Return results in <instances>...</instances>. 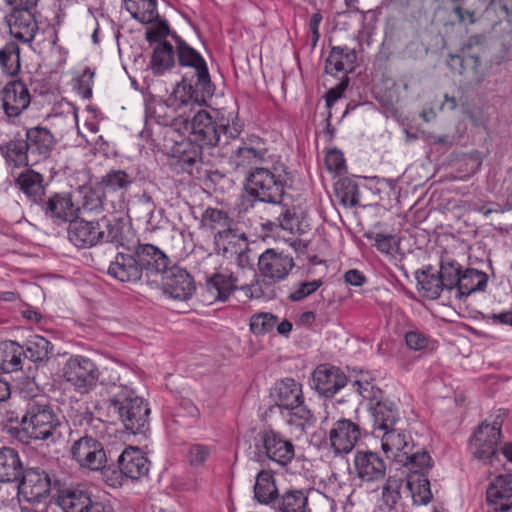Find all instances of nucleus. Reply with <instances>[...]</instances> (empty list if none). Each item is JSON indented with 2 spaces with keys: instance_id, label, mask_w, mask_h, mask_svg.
<instances>
[{
  "instance_id": "f257e3e1",
  "label": "nucleus",
  "mask_w": 512,
  "mask_h": 512,
  "mask_svg": "<svg viewBox=\"0 0 512 512\" xmlns=\"http://www.w3.org/2000/svg\"><path fill=\"white\" fill-rule=\"evenodd\" d=\"M190 130L191 142L202 150L228 145L231 140L239 137L242 124L233 112L200 110L193 116Z\"/></svg>"
},
{
  "instance_id": "f03ea898",
  "label": "nucleus",
  "mask_w": 512,
  "mask_h": 512,
  "mask_svg": "<svg viewBox=\"0 0 512 512\" xmlns=\"http://www.w3.org/2000/svg\"><path fill=\"white\" fill-rule=\"evenodd\" d=\"M108 411L116 416L127 431L144 433L149 425L150 408L145 400L127 386H115L108 399Z\"/></svg>"
},
{
  "instance_id": "7ed1b4c3",
  "label": "nucleus",
  "mask_w": 512,
  "mask_h": 512,
  "mask_svg": "<svg viewBox=\"0 0 512 512\" xmlns=\"http://www.w3.org/2000/svg\"><path fill=\"white\" fill-rule=\"evenodd\" d=\"M68 238L78 248L122 240V226L117 219L102 217L97 221L74 218L68 226Z\"/></svg>"
},
{
  "instance_id": "20e7f679",
  "label": "nucleus",
  "mask_w": 512,
  "mask_h": 512,
  "mask_svg": "<svg viewBox=\"0 0 512 512\" xmlns=\"http://www.w3.org/2000/svg\"><path fill=\"white\" fill-rule=\"evenodd\" d=\"M21 425L29 438L47 440L55 434L60 422L47 399L39 397L27 402Z\"/></svg>"
},
{
  "instance_id": "39448f33",
  "label": "nucleus",
  "mask_w": 512,
  "mask_h": 512,
  "mask_svg": "<svg viewBox=\"0 0 512 512\" xmlns=\"http://www.w3.org/2000/svg\"><path fill=\"white\" fill-rule=\"evenodd\" d=\"M101 372L96 363L83 355L69 357L63 366L64 380L79 394L94 390Z\"/></svg>"
},
{
  "instance_id": "423d86ee",
  "label": "nucleus",
  "mask_w": 512,
  "mask_h": 512,
  "mask_svg": "<svg viewBox=\"0 0 512 512\" xmlns=\"http://www.w3.org/2000/svg\"><path fill=\"white\" fill-rule=\"evenodd\" d=\"M255 449L258 461L266 459L285 467L295 456L293 443L274 430H264L256 438Z\"/></svg>"
},
{
  "instance_id": "0eeeda50",
  "label": "nucleus",
  "mask_w": 512,
  "mask_h": 512,
  "mask_svg": "<svg viewBox=\"0 0 512 512\" xmlns=\"http://www.w3.org/2000/svg\"><path fill=\"white\" fill-rule=\"evenodd\" d=\"M247 193L261 202L279 204L284 194V184L275 172L265 167H255L249 173Z\"/></svg>"
},
{
  "instance_id": "6e6552de",
  "label": "nucleus",
  "mask_w": 512,
  "mask_h": 512,
  "mask_svg": "<svg viewBox=\"0 0 512 512\" xmlns=\"http://www.w3.org/2000/svg\"><path fill=\"white\" fill-rule=\"evenodd\" d=\"M504 417L505 412L499 410L492 420H485L480 425L470 442V450L475 458L488 461L496 455Z\"/></svg>"
},
{
  "instance_id": "1a4fd4ad",
  "label": "nucleus",
  "mask_w": 512,
  "mask_h": 512,
  "mask_svg": "<svg viewBox=\"0 0 512 512\" xmlns=\"http://www.w3.org/2000/svg\"><path fill=\"white\" fill-rule=\"evenodd\" d=\"M246 276L255 278V270L251 266H243L236 272L228 270L216 272L206 281L207 291L214 300L225 301L233 291L240 290L243 278Z\"/></svg>"
},
{
  "instance_id": "9d476101",
  "label": "nucleus",
  "mask_w": 512,
  "mask_h": 512,
  "mask_svg": "<svg viewBox=\"0 0 512 512\" xmlns=\"http://www.w3.org/2000/svg\"><path fill=\"white\" fill-rule=\"evenodd\" d=\"M45 217L56 225L71 222L77 217L79 208L75 205L70 192H55L39 203Z\"/></svg>"
},
{
  "instance_id": "9b49d317",
  "label": "nucleus",
  "mask_w": 512,
  "mask_h": 512,
  "mask_svg": "<svg viewBox=\"0 0 512 512\" xmlns=\"http://www.w3.org/2000/svg\"><path fill=\"white\" fill-rule=\"evenodd\" d=\"M72 458L83 468L100 470L106 463L103 445L91 436H83L75 440L71 446Z\"/></svg>"
},
{
  "instance_id": "f8f14e48",
  "label": "nucleus",
  "mask_w": 512,
  "mask_h": 512,
  "mask_svg": "<svg viewBox=\"0 0 512 512\" xmlns=\"http://www.w3.org/2000/svg\"><path fill=\"white\" fill-rule=\"evenodd\" d=\"M361 435L358 423L341 417L333 422L328 432V439L335 454H348L353 450Z\"/></svg>"
},
{
  "instance_id": "ddd939ff",
  "label": "nucleus",
  "mask_w": 512,
  "mask_h": 512,
  "mask_svg": "<svg viewBox=\"0 0 512 512\" xmlns=\"http://www.w3.org/2000/svg\"><path fill=\"white\" fill-rule=\"evenodd\" d=\"M162 290L171 299L185 301L195 292V282L186 269L173 266L163 272Z\"/></svg>"
},
{
  "instance_id": "4468645a",
  "label": "nucleus",
  "mask_w": 512,
  "mask_h": 512,
  "mask_svg": "<svg viewBox=\"0 0 512 512\" xmlns=\"http://www.w3.org/2000/svg\"><path fill=\"white\" fill-rule=\"evenodd\" d=\"M215 87L210 81V88L206 90L201 89L199 79H195L194 83H189L185 79L177 83L172 93L168 96L169 103L181 111L183 108L192 105L206 104L209 99L214 95Z\"/></svg>"
},
{
  "instance_id": "2eb2a0df",
  "label": "nucleus",
  "mask_w": 512,
  "mask_h": 512,
  "mask_svg": "<svg viewBox=\"0 0 512 512\" xmlns=\"http://www.w3.org/2000/svg\"><path fill=\"white\" fill-rule=\"evenodd\" d=\"M176 43L178 62L183 67H190L195 70V78L199 79L201 89L206 90L210 88V75L206 61L201 54L188 45L177 34H171Z\"/></svg>"
},
{
  "instance_id": "dca6fc26",
  "label": "nucleus",
  "mask_w": 512,
  "mask_h": 512,
  "mask_svg": "<svg viewBox=\"0 0 512 512\" xmlns=\"http://www.w3.org/2000/svg\"><path fill=\"white\" fill-rule=\"evenodd\" d=\"M22 480L18 485L20 499L27 501L43 500L51 489V479L40 468L22 470Z\"/></svg>"
},
{
  "instance_id": "f3484780",
  "label": "nucleus",
  "mask_w": 512,
  "mask_h": 512,
  "mask_svg": "<svg viewBox=\"0 0 512 512\" xmlns=\"http://www.w3.org/2000/svg\"><path fill=\"white\" fill-rule=\"evenodd\" d=\"M294 265L292 256L273 249H267L258 259L261 275L273 282L284 280Z\"/></svg>"
},
{
  "instance_id": "a211bd4d",
  "label": "nucleus",
  "mask_w": 512,
  "mask_h": 512,
  "mask_svg": "<svg viewBox=\"0 0 512 512\" xmlns=\"http://www.w3.org/2000/svg\"><path fill=\"white\" fill-rule=\"evenodd\" d=\"M512 509V475H500L486 492V512H508Z\"/></svg>"
},
{
  "instance_id": "6ab92c4d",
  "label": "nucleus",
  "mask_w": 512,
  "mask_h": 512,
  "mask_svg": "<svg viewBox=\"0 0 512 512\" xmlns=\"http://www.w3.org/2000/svg\"><path fill=\"white\" fill-rule=\"evenodd\" d=\"M374 436L380 440L381 449L387 458L392 459L396 463L403 461L404 455L410 452V448L414 447L411 435L396 427L376 433Z\"/></svg>"
},
{
  "instance_id": "aec40b11",
  "label": "nucleus",
  "mask_w": 512,
  "mask_h": 512,
  "mask_svg": "<svg viewBox=\"0 0 512 512\" xmlns=\"http://www.w3.org/2000/svg\"><path fill=\"white\" fill-rule=\"evenodd\" d=\"M2 107L8 117H18L31 102L30 92L21 80L9 81L1 90Z\"/></svg>"
},
{
  "instance_id": "412c9836",
  "label": "nucleus",
  "mask_w": 512,
  "mask_h": 512,
  "mask_svg": "<svg viewBox=\"0 0 512 512\" xmlns=\"http://www.w3.org/2000/svg\"><path fill=\"white\" fill-rule=\"evenodd\" d=\"M346 384V375L335 366L321 364L312 373V386L325 397L334 396Z\"/></svg>"
},
{
  "instance_id": "4be33fe9",
  "label": "nucleus",
  "mask_w": 512,
  "mask_h": 512,
  "mask_svg": "<svg viewBox=\"0 0 512 512\" xmlns=\"http://www.w3.org/2000/svg\"><path fill=\"white\" fill-rule=\"evenodd\" d=\"M6 22L11 36L23 43L32 42L38 31L34 10L12 9Z\"/></svg>"
},
{
  "instance_id": "5701e85b",
  "label": "nucleus",
  "mask_w": 512,
  "mask_h": 512,
  "mask_svg": "<svg viewBox=\"0 0 512 512\" xmlns=\"http://www.w3.org/2000/svg\"><path fill=\"white\" fill-rule=\"evenodd\" d=\"M107 273L114 279L127 283L137 282L142 276L135 252L129 249L116 254Z\"/></svg>"
},
{
  "instance_id": "b1692460",
  "label": "nucleus",
  "mask_w": 512,
  "mask_h": 512,
  "mask_svg": "<svg viewBox=\"0 0 512 512\" xmlns=\"http://www.w3.org/2000/svg\"><path fill=\"white\" fill-rule=\"evenodd\" d=\"M354 465L359 478L363 481H378L385 477L386 463L377 452L357 451L354 456Z\"/></svg>"
},
{
  "instance_id": "393cba45",
  "label": "nucleus",
  "mask_w": 512,
  "mask_h": 512,
  "mask_svg": "<svg viewBox=\"0 0 512 512\" xmlns=\"http://www.w3.org/2000/svg\"><path fill=\"white\" fill-rule=\"evenodd\" d=\"M118 467L126 478L138 480L147 476L150 462L139 448L130 446L118 457Z\"/></svg>"
},
{
  "instance_id": "a878e982",
  "label": "nucleus",
  "mask_w": 512,
  "mask_h": 512,
  "mask_svg": "<svg viewBox=\"0 0 512 512\" xmlns=\"http://www.w3.org/2000/svg\"><path fill=\"white\" fill-rule=\"evenodd\" d=\"M53 503L57 512H98V505H93L87 492L78 489L61 490Z\"/></svg>"
},
{
  "instance_id": "bb28decb",
  "label": "nucleus",
  "mask_w": 512,
  "mask_h": 512,
  "mask_svg": "<svg viewBox=\"0 0 512 512\" xmlns=\"http://www.w3.org/2000/svg\"><path fill=\"white\" fill-rule=\"evenodd\" d=\"M371 403L370 412L373 418V434L381 433L395 428L400 421V414L396 404L388 399H376Z\"/></svg>"
},
{
  "instance_id": "cd10ccee",
  "label": "nucleus",
  "mask_w": 512,
  "mask_h": 512,
  "mask_svg": "<svg viewBox=\"0 0 512 512\" xmlns=\"http://www.w3.org/2000/svg\"><path fill=\"white\" fill-rule=\"evenodd\" d=\"M215 249L218 254L224 257L237 256L239 263L246 257L244 250L246 249V237L243 233H239L237 229L232 226L224 233L214 236Z\"/></svg>"
},
{
  "instance_id": "c85d7f7f",
  "label": "nucleus",
  "mask_w": 512,
  "mask_h": 512,
  "mask_svg": "<svg viewBox=\"0 0 512 512\" xmlns=\"http://www.w3.org/2000/svg\"><path fill=\"white\" fill-rule=\"evenodd\" d=\"M26 142L31 157L35 159H47L56 146L53 134L44 127H33L26 131Z\"/></svg>"
},
{
  "instance_id": "c756f323",
  "label": "nucleus",
  "mask_w": 512,
  "mask_h": 512,
  "mask_svg": "<svg viewBox=\"0 0 512 512\" xmlns=\"http://www.w3.org/2000/svg\"><path fill=\"white\" fill-rule=\"evenodd\" d=\"M141 273H163L169 264L168 257L156 246L151 244L138 245L134 250Z\"/></svg>"
},
{
  "instance_id": "7c9ffc66",
  "label": "nucleus",
  "mask_w": 512,
  "mask_h": 512,
  "mask_svg": "<svg viewBox=\"0 0 512 512\" xmlns=\"http://www.w3.org/2000/svg\"><path fill=\"white\" fill-rule=\"evenodd\" d=\"M272 396L278 407L293 408L304 401L302 385L292 378H285L276 383Z\"/></svg>"
},
{
  "instance_id": "2f4dec72",
  "label": "nucleus",
  "mask_w": 512,
  "mask_h": 512,
  "mask_svg": "<svg viewBox=\"0 0 512 512\" xmlns=\"http://www.w3.org/2000/svg\"><path fill=\"white\" fill-rule=\"evenodd\" d=\"M169 103V98L165 100H153L146 105L145 117L146 122H155L160 126H170L182 112Z\"/></svg>"
},
{
  "instance_id": "473e14b6",
  "label": "nucleus",
  "mask_w": 512,
  "mask_h": 512,
  "mask_svg": "<svg viewBox=\"0 0 512 512\" xmlns=\"http://www.w3.org/2000/svg\"><path fill=\"white\" fill-rule=\"evenodd\" d=\"M355 61L356 53L353 49L333 46L326 58L325 72L334 76L340 72L351 71Z\"/></svg>"
},
{
  "instance_id": "72a5a7b5",
  "label": "nucleus",
  "mask_w": 512,
  "mask_h": 512,
  "mask_svg": "<svg viewBox=\"0 0 512 512\" xmlns=\"http://www.w3.org/2000/svg\"><path fill=\"white\" fill-rule=\"evenodd\" d=\"M266 154L263 142L259 138L249 139L238 146L233 154L237 167H246L260 163Z\"/></svg>"
},
{
  "instance_id": "f704fd0d",
  "label": "nucleus",
  "mask_w": 512,
  "mask_h": 512,
  "mask_svg": "<svg viewBox=\"0 0 512 512\" xmlns=\"http://www.w3.org/2000/svg\"><path fill=\"white\" fill-rule=\"evenodd\" d=\"M278 496L273 472L265 469L258 472L254 484L255 499L261 504L270 505L274 504Z\"/></svg>"
},
{
  "instance_id": "c9c22d12",
  "label": "nucleus",
  "mask_w": 512,
  "mask_h": 512,
  "mask_svg": "<svg viewBox=\"0 0 512 512\" xmlns=\"http://www.w3.org/2000/svg\"><path fill=\"white\" fill-rule=\"evenodd\" d=\"M277 223L281 229L290 233L304 234L309 229L307 216L299 207H281V212L277 217Z\"/></svg>"
},
{
  "instance_id": "e433bc0d",
  "label": "nucleus",
  "mask_w": 512,
  "mask_h": 512,
  "mask_svg": "<svg viewBox=\"0 0 512 512\" xmlns=\"http://www.w3.org/2000/svg\"><path fill=\"white\" fill-rule=\"evenodd\" d=\"M488 276L486 273L474 268H467L463 271L461 281L458 282L456 297L462 298L472 293L482 292L486 289Z\"/></svg>"
},
{
  "instance_id": "4c0bfd02",
  "label": "nucleus",
  "mask_w": 512,
  "mask_h": 512,
  "mask_svg": "<svg viewBox=\"0 0 512 512\" xmlns=\"http://www.w3.org/2000/svg\"><path fill=\"white\" fill-rule=\"evenodd\" d=\"M17 183L24 194L39 204L45 194V185L43 176L31 169L21 172L17 178Z\"/></svg>"
},
{
  "instance_id": "58836bf2",
  "label": "nucleus",
  "mask_w": 512,
  "mask_h": 512,
  "mask_svg": "<svg viewBox=\"0 0 512 512\" xmlns=\"http://www.w3.org/2000/svg\"><path fill=\"white\" fill-rule=\"evenodd\" d=\"M22 464L18 453L8 447L0 449V482L8 483L18 480L22 474Z\"/></svg>"
},
{
  "instance_id": "ea45409f",
  "label": "nucleus",
  "mask_w": 512,
  "mask_h": 512,
  "mask_svg": "<svg viewBox=\"0 0 512 512\" xmlns=\"http://www.w3.org/2000/svg\"><path fill=\"white\" fill-rule=\"evenodd\" d=\"M415 277L418 284V291L423 297L434 300L437 299L444 290L439 272H434L431 267L417 271Z\"/></svg>"
},
{
  "instance_id": "a19ab883",
  "label": "nucleus",
  "mask_w": 512,
  "mask_h": 512,
  "mask_svg": "<svg viewBox=\"0 0 512 512\" xmlns=\"http://www.w3.org/2000/svg\"><path fill=\"white\" fill-rule=\"evenodd\" d=\"M23 347L14 341L0 342V371L12 373L21 369Z\"/></svg>"
},
{
  "instance_id": "79ce46f5",
  "label": "nucleus",
  "mask_w": 512,
  "mask_h": 512,
  "mask_svg": "<svg viewBox=\"0 0 512 512\" xmlns=\"http://www.w3.org/2000/svg\"><path fill=\"white\" fill-rule=\"evenodd\" d=\"M124 8L142 24L153 23L158 18L156 0H123Z\"/></svg>"
},
{
  "instance_id": "37998d69",
  "label": "nucleus",
  "mask_w": 512,
  "mask_h": 512,
  "mask_svg": "<svg viewBox=\"0 0 512 512\" xmlns=\"http://www.w3.org/2000/svg\"><path fill=\"white\" fill-rule=\"evenodd\" d=\"M6 161L14 167L33 165L38 159H32L26 140L14 139L5 145Z\"/></svg>"
},
{
  "instance_id": "c03bdc74",
  "label": "nucleus",
  "mask_w": 512,
  "mask_h": 512,
  "mask_svg": "<svg viewBox=\"0 0 512 512\" xmlns=\"http://www.w3.org/2000/svg\"><path fill=\"white\" fill-rule=\"evenodd\" d=\"M402 460L398 463L410 471V476L426 475L433 466L430 454L424 449L415 450V446L410 448V452L404 455Z\"/></svg>"
},
{
  "instance_id": "a18cd8bd",
  "label": "nucleus",
  "mask_w": 512,
  "mask_h": 512,
  "mask_svg": "<svg viewBox=\"0 0 512 512\" xmlns=\"http://www.w3.org/2000/svg\"><path fill=\"white\" fill-rule=\"evenodd\" d=\"M404 492L408 493L411 496L413 503L417 505H426L432 499L430 482L424 474L409 476Z\"/></svg>"
},
{
  "instance_id": "49530a36",
  "label": "nucleus",
  "mask_w": 512,
  "mask_h": 512,
  "mask_svg": "<svg viewBox=\"0 0 512 512\" xmlns=\"http://www.w3.org/2000/svg\"><path fill=\"white\" fill-rule=\"evenodd\" d=\"M175 64L173 46L167 42H160L153 50L150 67L155 75H162Z\"/></svg>"
},
{
  "instance_id": "de8ad7c7",
  "label": "nucleus",
  "mask_w": 512,
  "mask_h": 512,
  "mask_svg": "<svg viewBox=\"0 0 512 512\" xmlns=\"http://www.w3.org/2000/svg\"><path fill=\"white\" fill-rule=\"evenodd\" d=\"M274 505L279 512H307L308 497L301 490H287L278 496Z\"/></svg>"
},
{
  "instance_id": "09e8293b",
  "label": "nucleus",
  "mask_w": 512,
  "mask_h": 512,
  "mask_svg": "<svg viewBox=\"0 0 512 512\" xmlns=\"http://www.w3.org/2000/svg\"><path fill=\"white\" fill-rule=\"evenodd\" d=\"M201 222L202 226L210 230L214 236L219 235V233H224L232 226H235L233 220L226 212L216 208L206 209L202 215Z\"/></svg>"
},
{
  "instance_id": "8fccbe9b",
  "label": "nucleus",
  "mask_w": 512,
  "mask_h": 512,
  "mask_svg": "<svg viewBox=\"0 0 512 512\" xmlns=\"http://www.w3.org/2000/svg\"><path fill=\"white\" fill-rule=\"evenodd\" d=\"M0 68L9 76L18 74L21 68L20 47L15 42H8L0 49Z\"/></svg>"
},
{
  "instance_id": "3c124183",
  "label": "nucleus",
  "mask_w": 512,
  "mask_h": 512,
  "mask_svg": "<svg viewBox=\"0 0 512 512\" xmlns=\"http://www.w3.org/2000/svg\"><path fill=\"white\" fill-rule=\"evenodd\" d=\"M132 183L133 178L124 170H111L101 180L106 193H120L121 195L128 190Z\"/></svg>"
},
{
  "instance_id": "603ef678",
  "label": "nucleus",
  "mask_w": 512,
  "mask_h": 512,
  "mask_svg": "<svg viewBox=\"0 0 512 512\" xmlns=\"http://www.w3.org/2000/svg\"><path fill=\"white\" fill-rule=\"evenodd\" d=\"M335 192L341 203L347 207L360 205V191L358 184L353 179L344 177L335 184Z\"/></svg>"
},
{
  "instance_id": "864d4df0",
  "label": "nucleus",
  "mask_w": 512,
  "mask_h": 512,
  "mask_svg": "<svg viewBox=\"0 0 512 512\" xmlns=\"http://www.w3.org/2000/svg\"><path fill=\"white\" fill-rule=\"evenodd\" d=\"M52 350L53 345L46 338L34 335L26 342L23 355L32 362H38L47 359Z\"/></svg>"
},
{
  "instance_id": "5fc2aeb1",
  "label": "nucleus",
  "mask_w": 512,
  "mask_h": 512,
  "mask_svg": "<svg viewBox=\"0 0 512 512\" xmlns=\"http://www.w3.org/2000/svg\"><path fill=\"white\" fill-rule=\"evenodd\" d=\"M404 488L405 485L402 479L389 477L382 487L381 506H384L387 510L393 509L402 498Z\"/></svg>"
},
{
  "instance_id": "6e6d98bb",
  "label": "nucleus",
  "mask_w": 512,
  "mask_h": 512,
  "mask_svg": "<svg viewBox=\"0 0 512 512\" xmlns=\"http://www.w3.org/2000/svg\"><path fill=\"white\" fill-rule=\"evenodd\" d=\"M240 290L244 292L248 299L269 298L273 293L271 284L264 279H259L256 273L255 278L250 276L243 278Z\"/></svg>"
},
{
  "instance_id": "4d7b16f0",
  "label": "nucleus",
  "mask_w": 512,
  "mask_h": 512,
  "mask_svg": "<svg viewBox=\"0 0 512 512\" xmlns=\"http://www.w3.org/2000/svg\"><path fill=\"white\" fill-rule=\"evenodd\" d=\"M462 267L459 263L442 262L440 265L439 275L443 283L444 290L457 292L458 282L461 281L463 274Z\"/></svg>"
},
{
  "instance_id": "13d9d810",
  "label": "nucleus",
  "mask_w": 512,
  "mask_h": 512,
  "mask_svg": "<svg viewBox=\"0 0 512 512\" xmlns=\"http://www.w3.org/2000/svg\"><path fill=\"white\" fill-rule=\"evenodd\" d=\"M287 410H289L288 423L290 425H294L304 431L315 424L316 418L311 410L304 404V401Z\"/></svg>"
},
{
  "instance_id": "bf43d9fd",
  "label": "nucleus",
  "mask_w": 512,
  "mask_h": 512,
  "mask_svg": "<svg viewBox=\"0 0 512 512\" xmlns=\"http://www.w3.org/2000/svg\"><path fill=\"white\" fill-rule=\"evenodd\" d=\"M322 285L323 281L321 279L300 281L291 287L288 293V299L293 302L302 301L316 292Z\"/></svg>"
},
{
  "instance_id": "052dcab7",
  "label": "nucleus",
  "mask_w": 512,
  "mask_h": 512,
  "mask_svg": "<svg viewBox=\"0 0 512 512\" xmlns=\"http://www.w3.org/2000/svg\"><path fill=\"white\" fill-rule=\"evenodd\" d=\"M277 324V317L271 313L255 314L250 319V330L255 335H264L273 331Z\"/></svg>"
},
{
  "instance_id": "680f3d73",
  "label": "nucleus",
  "mask_w": 512,
  "mask_h": 512,
  "mask_svg": "<svg viewBox=\"0 0 512 512\" xmlns=\"http://www.w3.org/2000/svg\"><path fill=\"white\" fill-rule=\"evenodd\" d=\"M366 237L373 240L377 250L384 254L393 255L399 246V239L392 234L371 233Z\"/></svg>"
},
{
  "instance_id": "e2e57ef3",
  "label": "nucleus",
  "mask_w": 512,
  "mask_h": 512,
  "mask_svg": "<svg viewBox=\"0 0 512 512\" xmlns=\"http://www.w3.org/2000/svg\"><path fill=\"white\" fill-rule=\"evenodd\" d=\"M94 75V72L90 68H86L77 79H75L74 88L84 99H89L92 96Z\"/></svg>"
},
{
  "instance_id": "0e129e2a",
  "label": "nucleus",
  "mask_w": 512,
  "mask_h": 512,
  "mask_svg": "<svg viewBox=\"0 0 512 512\" xmlns=\"http://www.w3.org/2000/svg\"><path fill=\"white\" fill-rule=\"evenodd\" d=\"M324 163L330 173L340 175L346 171L345 158L340 150L332 149L328 151Z\"/></svg>"
},
{
  "instance_id": "69168bd1",
  "label": "nucleus",
  "mask_w": 512,
  "mask_h": 512,
  "mask_svg": "<svg viewBox=\"0 0 512 512\" xmlns=\"http://www.w3.org/2000/svg\"><path fill=\"white\" fill-rule=\"evenodd\" d=\"M351 385L353 390L359 396H361L364 400H369L371 403L377 399L376 394L380 393V390H375L373 384L367 379L355 380Z\"/></svg>"
},
{
  "instance_id": "338daca9",
  "label": "nucleus",
  "mask_w": 512,
  "mask_h": 512,
  "mask_svg": "<svg viewBox=\"0 0 512 512\" xmlns=\"http://www.w3.org/2000/svg\"><path fill=\"white\" fill-rule=\"evenodd\" d=\"M151 24L152 25L146 30V40L148 42H156L170 35L169 25L166 21L157 18Z\"/></svg>"
},
{
  "instance_id": "774afa93",
  "label": "nucleus",
  "mask_w": 512,
  "mask_h": 512,
  "mask_svg": "<svg viewBox=\"0 0 512 512\" xmlns=\"http://www.w3.org/2000/svg\"><path fill=\"white\" fill-rule=\"evenodd\" d=\"M19 501L21 512H57V505H54L53 501L49 504L43 500L27 501L19 499Z\"/></svg>"
}]
</instances>
